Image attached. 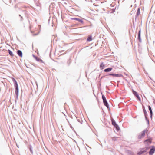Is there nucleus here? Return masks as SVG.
Instances as JSON below:
<instances>
[{
	"instance_id": "0eeeda50",
	"label": "nucleus",
	"mask_w": 155,
	"mask_h": 155,
	"mask_svg": "<svg viewBox=\"0 0 155 155\" xmlns=\"http://www.w3.org/2000/svg\"><path fill=\"white\" fill-rule=\"evenodd\" d=\"M141 29H140L138 33V39L140 42H141L142 40L141 38Z\"/></svg>"
},
{
	"instance_id": "7ed1b4c3",
	"label": "nucleus",
	"mask_w": 155,
	"mask_h": 155,
	"mask_svg": "<svg viewBox=\"0 0 155 155\" xmlns=\"http://www.w3.org/2000/svg\"><path fill=\"white\" fill-rule=\"evenodd\" d=\"M148 149L149 148L147 147L141 148L140 151L137 153V154L138 155H141L144 153L146 152Z\"/></svg>"
},
{
	"instance_id": "cd10ccee",
	"label": "nucleus",
	"mask_w": 155,
	"mask_h": 155,
	"mask_svg": "<svg viewBox=\"0 0 155 155\" xmlns=\"http://www.w3.org/2000/svg\"><path fill=\"white\" fill-rule=\"evenodd\" d=\"M38 33H39V32H38V33H35V34H34L33 35H34V36L37 35L38 34Z\"/></svg>"
},
{
	"instance_id": "4468645a",
	"label": "nucleus",
	"mask_w": 155,
	"mask_h": 155,
	"mask_svg": "<svg viewBox=\"0 0 155 155\" xmlns=\"http://www.w3.org/2000/svg\"><path fill=\"white\" fill-rule=\"evenodd\" d=\"M140 14V8H139L137 10L136 13V18Z\"/></svg>"
},
{
	"instance_id": "f257e3e1",
	"label": "nucleus",
	"mask_w": 155,
	"mask_h": 155,
	"mask_svg": "<svg viewBox=\"0 0 155 155\" xmlns=\"http://www.w3.org/2000/svg\"><path fill=\"white\" fill-rule=\"evenodd\" d=\"M102 98L103 100V102L104 105L107 107L108 109H110L108 103L104 95H102Z\"/></svg>"
},
{
	"instance_id": "c756f323",
	"label": "nucleus",
	"mask_w": 155,
	"mask_h": 155,
	"mask_svg": "<svg viewBox=\"0 0 155 155\" xmlns=\"http://www.w3.org/2000/svg\"><path fill=\"white\" fill-rule=\"evenodd\" d=\"M143 109H145V107H144L143 105Z\"/></svg>"
},
{
	"instance_id": "9b49d317",
	"label": "nucleus",
	"mask_w": 155,
	"mask_h": 155,
	"mask_svg": "<svg viewBox=\"0 0 155 155\" xmlns=\"http://www.w3.org/2000/svg\"><path fill=\"white\" fill-rule=\"evenodd\" d=\"M17 54L19 57H22V52L21 51L18 50L17 51Z\"/></svg>"
},
{
	"instance_id": "5701e85b",
	"label": "nucleus",
	"mask_w": 155,
	"mask_h": 155,
	"mask_svg": "<svg viewBox=\"0 0 155 155\" xmlns=\"http://www.w3.org/2000/svg\"><path fill=\"white\" fill-rule=\"evenodd\" d=\"M145 142H148L149 143H151V140L150 139H146L145 141Z\"/></svg>"
},
{
	"instance_id": "ddd939ff",
	"label": "nucleus",
	"mask_w": 155,
	"mask_h": 155,
	"mask_svg": "<svg viewBox=\"0 0 155 155\" xmlns=\"http://www.w3.org/2000/svg\"><path fill=\"white\" fill-rule=\"evenodd\" d=\"M112 70V68H107L105 69L104 70V71L106 72H108L111 71Z\"/></svg>"
},
{
	"instance_id": "bb28decb",
	"label": "nucleus",
	"mask_w": 155,
	"mask_h": 155,
	"mask_svg": "<svg viewBox=\"0 0 155 155\" xmlns=\"http://www.w3.org/2000/svg\"><path fill=\"white\" fill-rule=\"evenodd\" d=\"M33 56L36 59H36L38 58V57H36V56L34 55H33Z\"/></svg>"
},
{
	"instance_id": "20e7f679",
	"label": "nucleus",
	"mask_w": 155,
	"mask_h": 155,
	"mask_svg": "<svg viewBox=\"0 0 155 155\" xmlns=\"http://www.w3.org/2000/svg\"><path fill=\"white\" fill-rule=\"evenodd\" d=\"M109 75L112 76L114 77H123V75L121 74H114L113 73H109L107 75H106V76H108Z\"/></svg>"
},
{
	"instance_id": "b1692460",
	"label": "nucleus",
	"mask_w": 155,
	"mask_h": 155,
	"mask_svg": "<svg viewBox=\"0 0 155 155\" xmlns=\"http://www.w3.org/2000/svg\"><path fill=\"white\" fill-rule=\"evenodd\" d=\"M77 120H78V121L80 123H81V124H82V122H83V121L81 120V119H77Z\"/></svg>"
},
{
	"instance_id": "f8f14e48",
	"label": "nucleus",
	"mask_w": 155,
	"mask_h": 155,
	"mask_svg": "<svg viewBox=\"0 0 155 155\" xmlns=\"http://www.w3.org/2000/svg\"><path fill=\"white\" fill-rule=\"evenodd\" d=\"M12 81L14 83V85L15 87H18V85L17 82V81H16V80H15V79L14 78H12Z\"/></svg>"
},
{
	"instance_id": "1a4fd4ad",
	"label": "nucleus",
	"mask_w": 155,
	"mask_h": 155,
	"mask_svg": "<svg viewBox=\"0 0 155 155\" xmlns=\"http://www.w3.org/2000/svg\"><path fill=\"white\" fill-rule=\"evenodd\" d=\"M143 112H144V114L145 118L146 120L147 121L148 123H149V121L148 119L147 118V112L145 109H143Z\"/></svg>"
},
{
	"instance_id": "473e14b6",
	"label": "nucleus",
	"mask_w": 155,
	"mask_h": 155,
	"mask_svg": "<svg viewBox=\"0 0 155 155\" xmlns=\"http://www.w3.org/2000/svg\"><path fill=\"white\" fill-rule=\"evenodd\" d=\"M101 94H102V92H101Z\"/></svg>"
},
{
	"instance_id": "2f4dec72",
	"label": "nucleus",
	"mask_w": 155,
	"mask_h": 155,
	"mask_svg": "<svg viewBox=\"0 0 155 155\" xmlns=\"http://www.w3.org/2000/svg\"><path fill=\"white\" fill-rule=\"evenodd\" d=\"M70 127H71V128L72 129H73V128L71 125H70Z\"/></svg>"
},
{
	"instance_id": "a211bd4d",
	"label": "nucleus",
	"mask_w": 155,
	"mask_h": 155,
	"mask_svg": "<svg viewBox=\"0 0 155 155\" xmlns=\"http://www.w3.org/2000/svg\"><path fill=\"white\" fill-rule=\"evenodd\" d=\"M92 40V38L91 36H89V37L87 38V41H91Z\"/></svg>"
},
{
	"instance_id": "412c9836",
	"label": "nucleus",
	"mask_w": 155,
	"mask_h": 155,
	"mask_svg": "<svg viewBox=\"0 0 155 155\" xmlns=\"http://www.w3.org/2000/svg\"><path fill=\"white\" fill-rule=\"evenodd\" d=\"M29 149L31 153L32 154L33 153L32 150V147L31 145H30L29 146Z\"/></svg>"
},
{
	"instance_id": "f03ea898",
	"label": "nucleus",
	"mask_w": 155,
	"mask_h": 155,
	"mask_svg": "<svg viewBox=\"0 0 155 155\" xmlns=\"http://www.w3.org/2000/svg\"><path fill=\"white\" fill-rule=\"evenodd\" d=\"M148 130L147 129L144 130L143 131H142L141 133L139 134L138 137V138L139 139H140L142 138H143L145 136V133H147Z\"/></svg>"
},
{
	"instance_id": "a878e982",
	"label": "nucleus",
	"mask_w": 155,
	"mask_h": 155,
	"mask_svg": "<svg viewBox=\"0 0 155 155\" xmlns=\"http://www.w3.org/2000/svg\"><path fill=\"white\" fill-rule=\"evenodd\" d=\"M136 97L140 101H141V99H140V97L139 95H137V96H136Z\"/></svg>"
},
{
	"instance_id": "2eb2a0df",
	"label": "nucleus",
	"mask_w": 155,
	"mask_h": 155,
	"mask_svg": "<svg viewBox=\"0 0 155 155\" xmlns=\"http://www.w3.org/2000/svg\"><path fill=\"white\" fill-rule=\"evenodd\" d=\"M105 67L104 64L102 62L101 63L100 65V68L101 69H103Z\"/></svg>"
},
{
	"instance_id": "aec40b11",
	"label": "nucleus",
	"mask_w": 155,
	"mask_h": 155,
	"mask_svg": "<svg viewBox=\"0 0 155 155\" xmlns=\"http://www.w3.org/2000/svg\"><path fill=\"white\" fill-rule=\"evenodd\" d=\"M132 91L133 94L135 97L138 94V93L137 92L134 91V90L133 89Z\"/></svg>"
},
{
	"instance_id": "9d476101",
	"label": "nucleus",
	"mask_w": 155,
	"mask_h": 155,
	"mask_svg": "<svg viewBox=\"0 0 155 155\" xmlns=\"http://www.w3.org/2000/svg\"><path fill=\"white\" fill-rule=\"evenodd\" d=\"M148 107L149 110L150 111V117L151 118H152L153 115V112L151 107L150 106L148 105Z\"/></svg>"
},
{
	"instance_id": "c85d7f7f",
	"label": "nucleus",
	"mask_w": 155,
	"mask_h": 155,
	"mask_svg": "<svg viewBox=\"0 0 155 155\" xmlns=\"http://www.w3.org/2000/svg\"><path fill=\"white\" fill-rule=\"evenodd\" d=\"M112 140H116L115 138H114V137H113V138H112Z\"/></svg>"
},
{
	"instance_id": "39448f33",
	"label": "nucleus",
	"mask_w": 155,
	"mask_h": 155,
	"mask_svg": "<svg viewBox=\"0 0 155 155\" xmlns=\"http://www.w3.org/2000/svg\"><path fill=\"white\" fill-rule=\"evenodd\" d=\"M15 92L16 96V98L17 100L18 99V94H19V90L18 87H15Z\"/></svg>"
},
{
	"instance_id": "393cba45",
	"label": "nucleus",
	"mask_w": 155,
	"mask_h": 155,
	"mask_svg": "<svg viewBox=\"0 0 155 155\" xmlns=\"http://www.w3.org/2000/svg\"><path fill=\"white\" fill-rule=\"evenodd\" d=\"M19 16L21 17V18L20 19V21H22L23 20V18L22 16H21L20 15H19Z\"/></svg>"
},
{
	"instance_id": "f3484780",
	"label": "nucleus",
	"mask_w": 155,
	"mask_h": 155,
	"mask_svg": "<svg viewBox=\"0 0 155 155\" xmlns=\"http://www.w3.org/2000/svg\"><path fill=\"white\" fill-rule=\"evenodd\" d=\"M114 127L115 128H116V130L117 131H118L120 130V128L117 124H116L115 125H114Z\"/></svg>"
},
{
	"instance_id": "6e6552de",
	"label": "nucleus",
	"mask_w": 155,
	"mask_h": 155,
	"mask_svg": "<svg viewBox=\"0 0 155 155\" xmlns=\"http://www.w3.org/2000/svg\"><path fill=\"white\" fill-rule=\"evenodd\" d=\"M71 20L77 21L81 23H84V22L81 19H80V18H71Z\"/></svg>"
},
{
	"instance_id": "6ab92c4d",
	"label": "nucleus",
	"mask_w": 155,
	"mask_h": 155,
	"mask_svg": "<svg viewBox=\"0 0 155 155\" xmlns=\"http://www.w3.org/2000/svg\"><path fill=\"white\" fill-rule=\"evenodd\" d=\"M8 52L9 54L12 57L14 56V54L12 53V52L10 50H8Z\"/></svg>"
},
{
	"instance_id": "dca6fc26",
	"label": "nucleus",
	"mask_w": 155,
	"mask_h": 155,
	"mask_svg": "<svg viewBox=\"0 0 155 155\" xmlns=\"http://www.w3.org/2000/svg\"><path fill=\"white\" fill-rule=\"evenodd\" d=\"M111 121L112 122V125H113L114 126L116 124H117L115 121L113 119H111Z\"/></svg>"
},
{
	"instance_id": "7c9ffc66",
	"label": "nucleus",
	"mask_w": 155,
	"mask_h": 155,
	"mask_svg": "<svg viewBox=\"0 0 155 155\" xmlns=\"http://www.w3.org/2000/svg\"><path fill=\"white\" fill-rule=\"evenodd\" d=\"M38 27L39 28H40L41 27V25H38Z\"/></svg>"
},
{
	"instance_id": "4be33fe9",
	"label": "nucleus",
	"mask_w": 155,
	"mask_h": 155,
	"mask_svg": "<svg viewBox=\"0 0 155 155\" xmlns=\"http://www.w3.org/2000/svg\"><path fill=\"white\" fill-rule=\"evenodd\" d=\"M36 60L40 62H42V63L43 62V61L42 59H41V58H40L38 57V58L36 59Z\"/></svg>"
},
{
	"instance_id": "423d86ee",
	"label": "nucleus",
	"mask_w": 155,
	"mask_h": 155,
	"mask_svg": "<svg viewBox=\"0 0 155 155\" xmlns=\"http://www.w3.org/2000/svg\"><path fill=\"white\" fill-rule=\"evenodd\" d=\"M155 151V147L154 146H151V148L150 149L149 152L150 155H151L154 153Z\"/></svg>"
}]
</instances>
